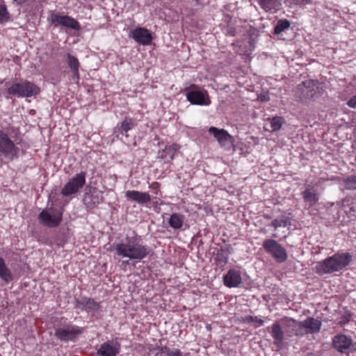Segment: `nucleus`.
<instances>
[{"label":"nucleus","mask_w":356,"mask_h":356,"mask_svg":"<svg viewBox=\"0 0 356 356\" xmlns=\"http://www.w3.org/2000/svg\"><path fill=\"white\" fill-rule=\"evenodd\" d=\"M320 85L318 80L309 79L302 81L294 89V96L298 99V101L307 102L316 97L317 91L319 95L321 94L320 90H322V87Z\"/></svg>","instance_id":"nucleus-3"},{"label":"nucleus","mask_w":356,"mask_h":356,"mask_svg":"<svg viewBox=\"0 0 356 356\" xmlns=\"http://www.w3.org/2000/svg\"><path fill=\"white\" fill-rule=\"evenodd\" d=\"M258 99L261 102L270 101V96L268 93H261L258 96Z\"/></svg>","instance_id":"nucleus-39"},{"label":"nucleus","mask_w":356,"mask_h":356,"mask_svg":"<svg viewBox=\"0 0 356 356\" xmlns=\"http://www.w3.org/2000/svg\"><path fill=\"white\" fill-rule=\"evenodd\" d=\"M332 346L334 348L341 353H347L349 350L355 349L352 339L344 334L335 336L332 340Z\"/></svg>","instance_id":"nucleus-12"},{"label":"nucleus","mask_w":356,"mask_h":356,"mask_svg":"<svg viewBox=\"0 0 356 356\" xmlns=\"http://www.w3.org/2000/svg\"><path fill=\"white\" fill-rule=\"evenodd\" d=\"M0 277L6 283H9L14 280V276L10 270L6 266L5 261L0 257Z\"/></svg>","instance_id":"nucleus-28"},{"label":"nucleus","mask_w":356,"mask_h":356,"mask_svg":"<svg viewBox=\"0 0 356 356\" xmlns=\"http://www.w3.org/2000/svg\"><path fill=\"white\" fill-rule=\"evenodd\" d=\"M160 184L158 182H153L150 186L149 188L156 193H158L159 188Z\"/></svg>","instance_id":"nucleus-41"},{"label":"nucleus","mask_w":356,"mask_h":356,"mask_svg":"<svg viewBox=\"0 0 356 356\" xmlns=\"http://www.w3.org/2000/svg\"><path fill=\"white\" fill-rule=\"evenodd\" d=\"M280 321L286 337H291L292 336H294L296 320L292 318L285 317L282 318Z\"/></svg>","instance_id":"nucleus-24"},{"label":"nucleus","mask_w":356,"mask_h":356,"mask_svg":"<svg viewBox=\"0 0 356 356\" xmlns=\"http://www.w3.org/2000/svg\"><path fill=\"white\" fill-rule=\"evenodd\" d=\"M187 100L193 105L209 106L211 102L206 90L200 89L195 84L185 88Z\"/></svg>","instance_id":"nucleus-4"},{"label":"nucleus","mask_w":356,"mask_h":356,"mask_svg":"<svg viewBox=\"0 0 356 356\" xmlns=\"http://www.w3.org/2000/svg\"><path fill=\"white\" fill-rule=\"evenodd\" d=\"M307 334L302 321H296L294 336L302 337Z\"/></svg>","instance_id":"nucleus-36"},{"label":"nucleus","mask_w":356,"mask_h":356,"mask_svg":"<svg viewBox=\"0 0 356 356\" xmlns=\"http://www.w3.org/2000/svg\"><path fill=\"white\" fill-rule=\"evenodd\" d=\"M285 120L282 117L275 116L269 119V124L271 131H276L281 129Z\"/></svg>","instance_id":"nucleus-32"},{"label":"nucleus","mask_w":356,"mask_h":356,"mask_svg":"<svg viewBox=\"0 0 356 356\" xmlns=\"http://www.w3.org/2000/svg\"><path fill=\"white\" fill-rule=\"evenodd\" d=\"M291 26V22L286 19H279L274 28L273 33L275 35H280L283 31L289 29Z\"/></svg>","instance_id":"nucleus-31"},{"label":"nucleus","mask_w":356,"mask_h":356,"mask_svg":"<svg viewBox=\"0 0 356 356\" xmlns=\"http://www.w3.org/2000/svg\"><path fill=\"white\" fill-rule=\"evenodd\" d=\"M288 225H291V222L288 219H275L271 222V226H273L275 229L280 227H286Z\"/></svg>","instance_id":"nucleus-37"},{"label":"nucleus","mask_w":356,"mask_h":356,"mask_svg":"<svg viewBox=\"0 0 356 356\" xmlns=\"http://www.w3.org/2000/svg\"><path fill=\"white\" fill-rule=\"evenodd\" d=\"M302 323L307 334L318 333L321 329V321L313 317H307Z\"/></svg>","instance_id":"nucleus-21"},{"label":"nucleus","mask_w":356,"mask_h":356,"mask_svg":"<svg viewBox=\"0 0 356 356\" xmlns=\"http://www.w3.org/2000/svg\"><path fill=\"white\" fill-rule=\"evenodd\" d=\"M184 219L185 218L183 215L174 213L170 216L168 223L173 229H180L183 226Z\"/></svg>","instance_id":"nucleus-29"},{"label":"nucleus","mask_w":356,"mask_h":356,"mask_svg":"<svg viewBox=\"0 0 356 356\" xmlns=\"http://www.w3.org/2000/svg\"><path fill=\"white\" fill-rule=\"evenodd\" d=\"M128 264H129V260H127V261H122V265H124V266H127V265H128Z\"/></svg>","instance_id":"nucleus-43"},{"label":"nucleus","mask_w":356,"mask_h":356,"mask_svg":"<svg viewBox=\"0 0 356 356\" xmlns=\"http://www.w3.org/2000/svg\"><path fill=\"white\" fill-rule=\"evenodd\" d=\"M47 20L54 27L61 26L76 31H80L81 29L80 24L76 19L68 15H61L59 13L51 12L48 16Z\"/></svg>","instance_id":"nucleus-8"},{"label":"nucleus","mask_w":356,"mask_h":356,"mask_svg":"<svg viewBox=\"0 0 356 356\" xmlns=\"http://www.w3.org/2000/svg\"><path fill=\"white\" fill-rule=\"evenodd\" d=\"M159 350L165 356H182V353L178 348L171 349L168 346H164L159 348Z\"/></svg>","instance_id":"nucleus-33"},{"label":"nucleus","mask_w":356,"mask_h":356,"mask_svg":"<svg viewBox=\"0 0 356 356\" xmlns=\"http://www.w3.org/2000/svg\"><path fill=\"white\" fill-rule=\"evenodd\" d=\"M84 332L83 327L75 325H68L65 327L57 328L55 330V337L63 341H74L77 337Z\"/></svg>","instance_id":"nucleus-10"},{"label":"nucleus","mask_w":356,"mask_h":356,"mask_svg":"<svg viewBox=\"0 0 356 356\" xmlns=\"http://www.w3.org/2000/svg\"><path fill=\"white\" fill-rule=\"evenodd\" d=\"M40 92V88L33 83L24 81L13 84L8 88V92L12 95L21 97H31L35 96Z\"/></svg>","instance_id":"nucleus-5"},{"label":"nucleus","mask_w":356,"mask_h":356,"mask_svg":"<svg viewBox=\"0 0 356 356\" xmlns=\"http://www.w3.org/2000/svg\"><path fill=\"white\" fill-rule=\"evenodd\" d=\"M66 56V61L73 73V78L79 81L80 63L78 58L70 54H67Z\"/></svg>","instance_id":"nucleus-25"},{"label":"nucleus","mask_w":356,"mask_h":356,"mask_svg":"<svg viewBox=\"0 0 356 356\" xmlns=\"http://www.w3.org/2000/svg\"><path fill=\"white\" fill-rule=\"evenodd\" d=\"M10 14L5 4H0V24H4L10 20Z\"/></svg>","instance_id":"nucleus-35"},{"label":"nucleus","mask_w":356,"mask_h":356,"mask_svg":"<svg viewBox=\"0 0 356 356\" xmlns=\"http://www.w3.org/2000/svg\"><path fill=\"white\" fill-rule=\"evenodd\" d=\"M302 194L303 199L309 203L310 207L314 206L318 201V194L310 188H307Z\"/></svg>","instance_id":"nucleus-30"},{"label":"nucleus","mask_w":356,"mask_h":356,"mask_svg":"<svg viewBox=\"0 0 356 356\" xmlns=\"http://www.w3.org/2000/svg\"><path fill=\"white\" fill-rule=\"evenodd\" d=\"M76 307L88 312L97 311L99 306L93 299L83 297L76 300Z\"/></svg>","instance_id":"nucleus-20"},{"label":"nucleus","mask_w":356,"mask_h":356,"mask_svg":"<svg viewBox=\"0 0 356 356\" xmlns=\"http://www.w3.org/2000/svg\"><path fill=\"white\" fill-rule=\"evenodd\" d=\"M232 252V248L227 245L217 250L215 260L218 263L226 264L228 261L229 255Z\"/></svg>","instance_id":"nucleus-27"},{"label":"nucleus","mask_w":356,"mask_h":356,"mask_svg":"<svg viewBox=\"0 0 356 356\" xmlns=\"http://www.w3.org/2000/svg\"><path fill=\"white\" fill-rule=\"evenodd\" d=\"M347 105L350 108H356V95L348 101Z\"/></svg>","instance_id":"nucleus-40"},{"label":"nucleus","mask_w":356,"mask_h":356,"mask_svg":"<svg viewBox=\"0 0 356 356\" xmlns=\"http://www.w3.org/2000/svg\"><path fill=\"white\" fill-rule=\"evenodd\" d=\"M63 219V212L58 209L50 207L43 209L38 215L40 223L51 228L58 227Z\"/></svg>","instance_id":"nucleus-7"},{"label":"nucleus","mask_w":356,"mask_h":356,"mask_svg":"<svg viewBox=\"0 0 356 356\" xmlns=\"http://www.w3.org/2000/svg\"><path fill=\"white\" fill-rule=\"evenodd\" d=\"M245 321L246 323H257L258 326H261L264 325V321L261 318H259L257 316H246L245 318Z\"/></svg>","instance_id":"nucleus-38"},{"label":"nucleus","mask_w":356,"mask_h":356,"mask_svg":"<svg viewBox=\"0 0 356 356\" xmlns=\"http://www.w3.org/2000/svg\"><path fill=\"white\" fill-rule=\"evenodd\" d=\"M353 261V255L348 252L335 253L324 260L318 261L315 272L319 275L338 272L348 266Z\"/></svg>","instance_id":"nucleus-2"},{"label":"nucleus","mask_w":356,"mask_h":356,"mask_svg":"<svg viewBox=\"0 0 356 356\" xmlns=\"http://www.w3.org/2000/svg\"><path fill=\"white\" fill-rule=\"evenodd\" d=\"M344 186L346 190H356V175H350L343 179Z\"/></svg>","instance_id":"nucleus-34"},{"label":"nucleus","mask_w":356,"mask_h":356,"mask_svg":"<svg viewBox=\"0 0 356 356\" xmlns=\"http://www.w3.org/2000/svg\"><path fill=\"white\" fill-rule=\"evenodd\" d=\"M209 132L213 135L222 147L227 149L229 148L234 143L233 137L224 129H218L216 127H211L209 129Z\"/></svg>","instance_id":"nucleus-13"},{"label":"nucleus","mask_w":356,"mask_h":356,"mask_svg":"<svg viewBox=\"0 0 356 356\" xmlns=\"http://www.w3.org/2000/svg\"><path fill=\"white\" fill-rule=\"evenodd\" d=\"M121 349V345L116 341H108L101 344L97 350L99 356H117Z\"/></svg>","instance_id":"nucleus-14"},{"label":"nucleus","mask_w":356,"mask_h":356,"mask_svg":"<svg viewBox=\"0 0 356 356\" xmlns=\"http://www.w3.org/2000/svg\"><path fill=\"white\" fill-rule=\"evenodd\" d=\"M266 12L275 13L282 8V0H257Z\"/></svg>","instance_id":"nucleus-22"},{"label":"nucleus","mask_w":356,"mask_h":356,"mask_svg":"<svg viewBox=\"0 0 356 356\" xmlns=\"http://www.w3.org/2000/svg\"><path fill=\"white\" fill-rule=\"evenodd\" d=\"M29 1V0H13V2H15L17 5H22Z\"/></svg>","instance_id":"nucleus-42"},{"label":"nucleus","mask_w":356,"mask_h":356,"mask_svg":"<svg viewBox=\"0 0 356 356\" xmlns=\"http://www.w3.org/2000/svg\"><path fill=\"white\" fill-rule=\"evenodd\" d=\"M19 149L9 138L8 135L0 130V158L8 161L17 158Z\"/></svg>","instance_id":"nucleus-6"},{"label":"nucleus","mask_w":356,"mask_h":356,"mask_svg":"<svg viewBox=\"0 0 356 356\" xmlns=\"http://www.w3.org/2000/svg\"><path fill=\"white\" fill-rule=\"evenodd\" d=\"M224 284L229 288L238 286L242 282L241 273L236 269H230L223 277Z\"/></svg>","instance_id":"nucleus-18"},{"label":"nucleus","mask_w":356,"mask_h":356,"mask_svg":"<svg viewBox=\"0 0 356 356\" xmlns=\"http://www.w3.org/2000/svg\"><path fill=\"white\" fill-rule=\"evenodd\" d=\"M113 247L119 257L136 261L144 259L152 252L149 246L143 244L141 236L137 234L127 236L123 242L113 243Z\"/></svg>","instance_id":"nucleus-1"},{"label":"nucleus","mask_w":356,"mask_h":356,"mask_svg":"<svg viewBox=\"0 0 356 356\" xmlns=\"http://www.w3.org/2000/svg\"><path fill=\"white\" fill-rule=\"evenodd\" d=\"M270 334L274 339L273 344L277 348H282L284 346V340L285 339V333L280 321H275L270 327Z\"/></svg>","instance_id":"nucleus-15"},{"label":"nucleus","mask_w":356,"mask_h":356,"mask_svg":"<svg viewBox=\"0 0 356 356\" xmlns=\"http://www.w3.org/2000/svg\"><path fill=\"white\" fill-rule=\"evenodd\" d=\"M179 149V145L173 144L170 146H166L165 149L159 152L158 157L170 162L174 159L175 155Z\"/></svg>","instance_id":"nucleus-23"},{"label":"nucleus","mask_w":356,"mask_h":356,"mask_svg":"<svg viewBox=\"0 0 356 356\" xmlns=\"http://www.w3.org/2000/svg\"><path fill=\"white\" fill-rule=\"evenodd\" d=\"M132 38L138 44L143 45L149 44L152 40L150 32L145 28H137L131 33Z\"/></svg>","instance_id":"nucleus-17"},{"label":"nucleus","mask_w":356,"mask_h":356,"mask_svg":"<svg viewBox=\"0 0 356 356\" xmlns=\"http://www.w3.org/2000/svg\"><path fill=\"white\" fill-rule=\"evenodd\" d=\"M135 126L134 121L129 118H125L124 120L114 128L113 134L117 139H122V136L128 137L127 132L132 129Z\"/></svg>","instance_id":"nucleus-16"},{"label":"nucleus","mask_w":356,"mask_h":356,"mask_svg":"<svg viewBox=\"0 0 356 356\" xmlns=\"http://www.w3.org/2000/svg\"><path fill=\"white\" fill-rule=\"evenodd\" d=\"M86 183V172H81L72 178L63 187L61 194L64 196H69L74 194L81 188Z\"/></svg>","instance_id":"nucleus-11"},{"label":"nucleus","mask_w":356,"mask_h":356,"mask_svg":"<svg viewBox=\"0 0 356 356\" xmlns=\"http://www.w3.org/2000/svg\"><path fill=\"white\" fill-rule=\"evenodd\" d=\"M182 356H190V353H187L184 354V355H182Z\"/></svg>","instance_id":"nucleus-44"},{"label":"nucleus","mask_w":356,"mask_h":356,"mask_svg":"<svg viewBox=\"0 0 356 356\" xmlns=\"http://www.w3.org/2000/svg\"><path fill=\"white\" fill-rule=\"evenodd\" d=\"M102 200V196L99 193L97 194H90L85 193L84 197L83 199L84 204L88 209H92L95 205L99 204Z\"/></svg>","instance_id":"nucleus-26"},{"label":"nucleus","mask_w":356,"mask_h":356,"mask_svg":"<svg viewBox=\"0 0 356 356\" xmlns=\"http://www.w3.org/2000/svg\"><path fill=\"white\" fill-rule=\"evenodd\" d=\"M125 196L140 204H147L151 201V196L148 193L138 191H127Z\"/></svg>","instance_id":"nucleus-19"},{"label":"nucleus","mask_w":356,"mask_h":356,"mask_svg":"<svg viewBox=\"0 0 356 356\" xmlns=\"http://www.w3.org/2000/svg\"><path fill=\"white\" fill-rule=\"evenodd\" d=\"M264 250L270 254L277 262H284L287 258V252L282 245L274 239L268 238L264 240L262 244Z\"/></svg>","instance_id":"nucleus-9"}]
</instances>
